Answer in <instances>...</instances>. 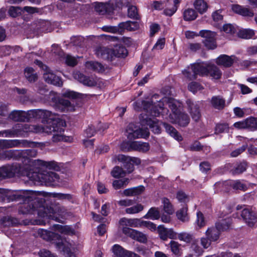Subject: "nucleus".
Instances as JSON below:
<instances>
[{
  "mask_svg": "<svg viewBox=\"0 0 257 257\" xmlns=\"http://www.w3.org/2000/svg\"><path fill=\"white\" fill-rule=\"evenodd\" d=\"M158 94L154 95L150 100H144L142 102L143 109L148 113L141 115V123L143 125H149L155 134H159L161 131L159 121L155 118L160 115L165 116L172 123H177L181 126H186L190 121L187 114L181 111V103L172 98L164 97L160 99Z\"/></svg>",
  "mask_w": 257,
  "mask_h": 257,
  "instance_id": "nucleus-1",
  "label": "nucleus"
},
{
  "mask_svg": "<svg viewBox=\"0 0 257 257\" xmlns=\"http://www.w3.org/2000/svg\"><path fill=\"white\" fill-rule=\"evenodd\" d=\"M16 137H25L26 133L33 132L35 133H46L53 135V142L63 141L66 142L69 138L63 135V130L58 126H53L52 130L50 126L48 125L43 128L41 125H29L28 124L17 123L13 127Z\"/></svg>",
  "mask_w": 257,
  "mask_h": 257,
  "instance_id": "nucleus-2",
  "label": "nucleus"
},
{
  "mask_svg": "<svg viewBox=\"0 0 257 257\" xmlns=\"http://www.w3.org/2000/svg\"><path fill=\"white\" fill-rule=\"evenodd\" d=\"M27 120L29 121L31 119H42V122L45 124L43 128H46L49 125L52 130L53 126H58L62 128L64 132V127L66 125L65 122L60 119L56 113L44 109H32L26 111Z\"/></svg>",
  "mask_w": 257,
  "mask_h": 257,
  "instance_id": "nucleus-3",
  "label": "nucleus"
},
{
  "mask_svg": "<svg viewBox=\"0 0 257 257\" xmlns=\"http://www.w3.org/2000/svg\"><path fill=\"white\" fill-rule=\"evenodd\" d=\"M38 235L44 240L54 241L56 247L64 252L66 257H76L72 244L60 235L43 229H39Z\"/></svg>",
  "mask_w": 257,
  "mask_h": 257,
  "instance_id": "nucleus-4",
  "label": "nucleus"
},
{
  "mask_svg": "<svg viewBox=\"0 0 257 257\" xmlns=\"http://www.w3.org/2000/svg\"><path fill=\"white\" fill-rule=\"evenodd\" d=\"M39 225H45L48 223L50 219L58 221L59 217H63L65 216V209L64 208L55 206L54 207L40 206L37 209Z\"/></svg>",
  "mask_w": 257,
  "mask_h": 257,
  "instance_id": "nucleus-5",
  "label": "nucleus"
},
{
  "mask_svg": "<svg viewBox=\"0 0 257 257\" xmlns=\"http://www.w3.org/2000/svg\"><path fill=\"white\" fill-rule=\"evenodd\" d=\"M22 169L21 166L17 164L2 167L0 168V180L17 175L18 176H26L29 180L33 182L37 181L38 174L32 173L28 170H22Z\"/></svg>",
  "mask_w": 257,
  "mask_h": 257,
  "instance_id": "nucleus-6",
  "label": "nucleus"
},
{
  "mask_svg": "<svg viewBox=\"0 0 257 257\" xmlns=\"http://www.w3.org/2000/svg\"><path fill=\"white\" fill-rule=\"evenodd\" d=\"M207 64L203 62H197L188 66L182 71V73L188 80L195 79L197 75L204 76L207 73Z\"/></svg>",
  "mask_w": 257,
  "mask_h": 257,
  "instance_id": "nucleus-7",
  "label": "nucleus"
},
{
  "mask_svg": "<svg viewBox=\"0 0 257 257\" xmlns=\"http://www.w3.org/2000/svg\"><path fill=\"white\" fill-rule=\"evenodd\" d=\"M37 155V151L34 149L23 150L20 153L21 160L23 163V166H21L23 168L22 170H28L29 172L30 171L32 173H36L37 174V173L33 172L31 168L32 166L35 167L37 166V164L35 163V161L37 160H32V158L36 157Z\"/></svg>",
  "mask_w": 257,
  "mask_h": 257,
  "instance_id": "nucleus-8",
  "label": "nucleus"
},
{
  "mask_svg": "<svg viewBox=\"0 0 257 257\" xmlns=\"http://www.w3.org/2000/svg\"><path fill=\"white\" fill-rule=\"evenodd\" d=\"M74 77L79 82L87 86H96L101 88L104 86L105 82L102 79L86 76L80 72L75 73Z\"/></svg>",
  "mask_w": 257,
  "mask_h": 257,
  "instance_id": "nucleus-9",
  "label": "nucleus"
},
{
  "mask_svg": "<svg viewBox=\"0 0 257 257\" xmlns=\"http://www.w3.org/2000/svg\"><path fill=\"white\" fill-rule=\"evenodd\" d=\"M35 63L44 70L43 77L46 82L54 85L62 86V81L60 77L55 75L47 66L38 60H36Z\"/></svg>",
  "mask_w": 257,
  "mask_h": 257,
  "instance_id": "nucleus-10",
  "label": "nucleus"
},
{
  "mask_svg": "<svg viewBox=\"0 0 257 257\" xmlns=\"http://www.w3.org/2000/svg\"><path fill=\"white\" fill-rule=\"evenodd\" d=\"M126 132L127 138L130 140L138 138H146L150 134L147 128H138L134 123H130L128 125Z\"/></svg>",
  "mask_w": 257,
  "mask_h": 257,
  "instance_id": "nucleus-11",
  "label": "nucleus"
},
{
  "mask_svg": "<svg viewBox=\"0 0 257 257\" xmlns=\"http://www.w3.org/2000/svg\"><path fill=\"white\" fill-rule=\"evenodd\" d=\"M120 149L123 151L134 150L145 153L149 150L150 146L148 143L139 141L123 142L120 146Z\"/></svg>",
  "mask_w": 257,
  "mask_h": 257,
  "instance_id": "nucleus-12",
  "label": "nucleus"
},
{
  "mask_svg": "<svg viewBox=\"0 0 257 257\" xmlns=\"http://www.w3.org/2000/svg\"><path fill=\"white\" fill-rule=\"evenodd\" d=\"M36 193L32 191H26L24 192L23 196L25 199V201H28L29 204V208L26 210L22 211L24 213H31L34 214V212L36 210V208L34 206V204L37 202V199L35 197ZM28 207V204L25 203L23 207L27 208Z\"/></svg>",
  "mask_w": 257,
  "mask_h": 257,
  "instance_id": "nucleus-13",
  "label": "nucleus"
},
{
  "mask_svg": "<svg viewBox=\"0 0 257 257\" xmlns=\"http://www.w3.org/2000/svg\"><path fill=\"white\" fill-rule=\"evenodd\" d=\"M223 223H216L215 227L208 228L206 230V235L211 241L217 240L219 238L220 232L228 229L229 221L224 226H222Z\"/></svg>",
  "mask_w": 257,
  "mask_h": 257,
  "instance_id": "nucleus-14",
  "label": "nucleus"
},
{
  "mask_svg": "<svg viewBox=\"0 0 257 257\" xmlns=\"http://www.w3.org/2000/svg\"><path fill=\"white\" fill-rule=\"evenodd\" d=\"M199 35L204 38L203 42L207 48L214 49L216 47L215 33L209 30H201Z\"/></svg>",
  "mask_w": 257,
  "mask_h": 257,
  "instance_id": "nucleus-15",
  "label": "nucleus"
},
{
  "mask_svg": "<svg viewBox=\"0 0 257 257\" xmlns=\"http://www.w3.org/2000/svg\"><path fill=\"white\" fill-rule=\"evenodd\" d=\"M229 186L234 190L245 191L247 189V186L240 180H229L225 182H217L215 185V188L217 191H219L221 187Z\"/></svg>",
  "mask_w": 257,
  "mask_h": 257,
  "instance_id": "nucleus-16",
  "label": "nucleus"
},
{
  "mask_svg": "<svg viewBox=\"0 0 257 257\" xmlns=\"http://www.w3.org/2000/svg\"><path fill=\"white\" fill-rule=\"evenodd\" d=\"M186 103L192 119L195 121H198L201 116L200 109L201 102L200 101L193 102L191 100L188 99L187 100Z\"/></svg>",
  "mask_w": 257,
  "mask_h": 257,
  "instance_id": "nucleus-17",
  "label": "nucleus"
},
{
  "mask_svg": "<svg viewBox=\"0 0 257 257\" xmlns=\"http://www.w3.org/2000/svg\"><path fill=\"white\" fill-rule=\"evenodd\" d=\"M28 143L26 140H0V149L14 147H26Z\"/></svg>",
  "mask_w": 257,
  "mask_h": 257,
  "instance_id": "nucleus-18",
  "label": "nucleus"
},
{
  "mask_svg": "<svg viewBox=\"0 0 257 257\" xmlns=\"http://www.w3.org/2000/svg\"><path fill=\"white\" fill-rule=\"evenodd\" d=\"M158 231L160 238L163 240H167L168 238L175 239L177 238V233L172 228H165L163 225H159Z\"/></svg>",
  "mask_w": 257,
  "mask_h": 257,
  "instance_id": "nucleus-19",
  "label": "nucleus"
},
{
  "mask_svg": "<svg viewBox=\"0 0 257 257\" xmlns=\"http://www.w3.org/2000/svg\"><path fill=\"white\" fill-rule=\"evenodd\" d=\"M241 216L245 223L250 227H252L257 222V216L255 212L248 209L242 211Z\"/></svg>",
  "mask_w": 257,
  "mask_h": 257,
  "instance_id": "nucleus-20",
  "label": "nucleus"
},
{
  "mask_svg": "<svg viewBox=\"0 0 257 257\" xmlns=\"http://www.w3.org/2000/svg\"><path fill=\"white\" fill-rule=\"evenodd\" d=\"M43 181L47 185H56L60 182V178L59 175L53 172H47L41 175Z\"/></svg>",
  "mask_w": 257,
  "mask_h": 257,
  "instance_id": "nucleus-21",
  "label": "nucleus"
},
{
  "mask_svg": "<svg viewBox=\"0 0 257 257\" xmlns=\"http://www.w3.org/2000/svg\"><path fill=\"white\" fill-rule=\"evenodd\" d=\"M123 233L132 238L144 243L147 241V237L143 233L133 229H124Z\"/></svg>",
  "mask_w": 257,
  "mask_h": 257,
  "instance_id": "nucleus-22",
  "label": "nucleus"
},
{
  "mask_svg": "<svg viewBox=\"0 0 257 257\" xmlns=\"http://www.w3.org/2000/svg\"><path fill=\"white\" fill-rule=\"evenodd\" d=\"M140 219L122 218L120 219L119 223L122 228V231L123 233L124 229H131L128 227H140Z\"/></svg>",
  "mask_w": 257,
  "mask_h": 257,
  "instance_id": "nucleus-23",
  "label": "nucleus"
},
{
  "mask_svg": "<svg viewBox=\"0 0 257 257\" xmlns=\"http://www.w3.org/2000/svg\"><path fill=\"white\" fill-rule=\"evenodd\" d=\"M237 58L235 56H229L226 55H221L216 60V63L225 67H230L231 65L237 62Z\"/></svg>",
  "mask_w": 257,
  "mask_h": 257,
  "instance_id": "nucleus-24",
  "label": "nucleus"
},
{
  "mask_svg": "<svg viewBox=\"0 0 257 257\" xmlns=\"http://www.w3.org/2000/svg\"><path fill=\"white\" fill-rule=\"evenodd\" d=\"M55 107L57 109L62 111H71L75 110V106L69 101L64 99H59L58 103L56 104Z\"/></svg>",
  "mask_w": 257,
  "mask_h": 257,
  "instance_id": "nucleus-25",
  "label": "nucleus"
},
{
  "mask_svg": "<svg viewBox=\"0 0 257 257\" xmlns=\"http://www.w3.org/2000/svg\"><path fill=\"white\" fill-rule=\"evenodd\" d=\"M206 64L207 73L204 76H207L208 74L213 79H218L221 77L222 73L219 69L214 65H211L210 63L204 62Z\"/></svg>",
  "mask_w": 257,
  "mask_h": 257,
  "instance_id": "nucleus-26",
  "label": "nucleus"
},
{
  "mask_svg": "<svg viewBox=\"0 0 257 257\" xmlns=\"http://www.w3.org/2000/svg\"><path fill=\"white\" fill-rule=\"evenodd\" d=\"M231 9L234 13L242 16L252 17L253 16V12L252 10L238 5H232Z\"/></svg>",
  "mask_w": 257,
  "mask_h": 257,
  "instance_id": "nucleus-27",
  "label": "nucleus"
},
{
  "mask_svg": "<svg viewBox=\"0 0 257 257\" xmlns=\"http://www.w3.org/2000/svg\"><path fill=\"white\" fill-rule=\"evenodd\" d=\"M111 60L114 57H125L127 54L126 48L120 45H116L113 49H111Z\"/></svg>",
  "mask_w": 257,
  "mask_h": 257,
  "instance_id": "nucleus-28",
  "label": "nucleus"
},
{
  "mask_svg": "<svg viewBox=\"0 0 257 257\" xmlns=\"http://www.w3.org/2000/svg\"><path fill=\"white\" fill-rule=\"evenodd\" d=\"M36 164H37V166L43 167L44 168L57 170L59 169V166L57 162L54 161H45L41 160H37L35 161Z\"/></svg>",
  "mask_w": 257,
  "mask_h": 257,
  "instance_id": "nucleus-29",
  "label": "nucleus"
},
{
  "mask_svg": "<svg viewBox=\"0 0 257 257\" xmlns=\"http://www.w3.org/2000/svg\"><path fill=\"white\" fill-rule=\"evenodd\" d=\"M10 119L15 121H27L26 111L14 110L9 115Z\"/></svg>",
  "mask_w": 257,
  "mask_h": 257,
  "instance_id": "nucleus-30",
  "label": "nucleus"
},
{
  "mask_svg": "<svg viewBox=\"0 0 257 257\" xmlns=\"http://www.w3.org/2000/svg\"><path fill=\"white\" fill-rule=\"evenodd\" d=\"M111 250L114 254L113 257H128L131 252V251L124 249L118 244H114Z\"/></svg>",
  "mask_w": 257,
  "mask_h": 257,
  "instance_id": "nucleus-31",
  "label": "nucleus"
},
{
  "mask_svg": "<svg viewBox=\"0 0 257 257\" xmlns=\"http://www.w3.org/2000/svg\"><path fill=\"white\" fill-rule=\"evenodd\" d=\"M95 51V54L98 57L103 59L111 60V49L106 47H98Z\"/></svg>",
  "mask_w": 257,
  "mask_h": 257,
  "instance_id": "nucleus-32",
  "label": "nucleus"
},
{
  "mask_svg": "<svg viewBox=\"0 0 257 257\" xmlns=\"http://www.w3.org/2000/svg\"><path fill=\"white\" fill-rule=\"evenodd\" d=\"M173 254L176 256H180L182 254V245L178 242L171 240L168 244Z\"/></svg>",
  "mask_w": 257,
  "mask_h": 257,
  "instance_id": "nucleus-33",
  "label": "nucleus"
},
{
  "mask_svg": "<svg viewBox=\"0 0 257 257\" xmlns=\"http://www.w3.org/2000/svg\"><path fill=\"white\" fill-rule=\"evenodd\" d=\"M210 103L212 106L215 109H221L225 106V101L220 96H214L211 98Z\"/></svg>",
  "mask_w": 257,
  "mask_h": 257,
  "instance_id": "nucleus-34",
  "label": "nucleus"
},
{
  "mask_svg": "<svg viewBox=\"0 0 257 257\" xmlns=\"http://www.w3.org/2000/svg\"><path fill=\"white\" fill-rule=\"evenodd\" d=\"M120 29H126L127 31H135L139 28V24L137 22L127 21L122 22L118 24Z\"/></svg>",
  "mask_w": 257,
  "mask_h": 257,
  "instance_id": "nucleus-35",
  "label": "nucleus"
},
{
  "mask_svg": "<svg viewBox=\"0 0 257 257\" xmlns=\"http://www.w3.org/2000/svg\"><path fill=\"white\" fill-rule=\"evenodd\" d=\"M193 6L195 10L200 14L205 13L208 9V5L204 0H195Z\"/></svg>",
  "mask_w": 257,
  "mask_h": 257,
  "instance_id": "nucleus-36",
  "label": "nucleus"
},
{
  "mask_svg": "<svg viewBox=\"0 0 257 257\" xmlns=\"http://www.w3.org/2000/svg\"><path fill=\"white\" fill-rule=\"evenodd\" d=\"M183 19L186 21H192L195 20L197 16V13L193 9L187 8L183 12Z\"/></svg>",
  "mask_w": 257,
  "mask_h": 257,
  "instance_id": "nucleus-37",
  "label": "nucleus"
},
{
  "mask_svg": "<svg viewBox=\"0 0 257 257\" xmlns=\"http://www.w3.org/2000/svg\"><path fill=\"white\" fill-rule=\"evenodd\" d=\"M163 125L165 128L167 133L173 137L175 140L178 141L182 140V137L178 134L177 130L172 126L166 123H163Z\"/></svg>",
  "mask_w": 257,
  "mask_h": 257,
  "instance_id": "nucleus-38",
  "label": "nucleus"
},
{
  "mask_svg": "<svg viewBox=\"0 0 257 257\" xmlns=\"http://www.w3.org/2000/svg\"><path fill=\"white\" fill-rule=\"evenodd\" d=\"M85 67L89 69L97 72H102L104 70V67L101 64L94 61H87L85 63Z\"/></svg>",
  "mask_w": 257,
  "mask_h": 257,
  "instance_id": "nucleus-39",
  "label": "nucleus"
},
{
  "mask_svg": "<svg viewBox=\"0 0 257 257\" xmlns=\"http://www.w3.org/2000/svg\"><path fill=\"white\" fill-rule=\"evenodd\" d=\"M2 225L5 227L15 226L19 224L17 219L11 216H5L1 219Z\"/></svg>",
  "mask_w": 257,
  "mask_h": 257,
  "instance_id": "nucleus-40",
  "label": "nucleus"
},
{
  "mask_svg": "<svg viewBox=\"0 0 257 257\" xmlns=\"http://www.w3.org/2000/svg\"><path fill=\"white\" fill-rule=\"evenodd\" d=\"M116 159L118 161H124L125 162H131L133 165H139L141 163V160L140 159L135 157H131L129 156H126L123 155H118L116 157Z\"/></svg>",
  "mask_w": 257,
  "mask_h": 257,
  "instance_id": "nucleus-41",
  "label": "nucleus"
},
{
  "mask_svg": "<svg viewBox=\"0 0 257 257\" xmlns=\"http://www.w3.org/2000/svg\"><path fill=\"white\" fill-rule=\"evenodd\" d=\"M25 76L26 78L30 82H35L38 78V76L36 73L34 71V69L31 67H27L25 69Z\"/></svg>",
  "mask_w": 257,
  "mask_h": 257,
  "instance_id": "nucleus-42",
  "label": "nucleus"
},
{
  "mask_svg": "<svg viewBox=\"0 0 257 257\" xmlns=\"http://www.w3.org/2000/svg\"><path fill=\"white\" fill-rule=\"evenodd\" d=\"M165 9L163 13L167 16H172L177 11L176 6H173L171 1L169 0L164 6Z\"/></svg>",
  "mask_w": 257,
  "mask_h": 257,
  "instance_id": "nucleus-43",
  "label": "nucleus"
},
{
  "mask_svg": "<svg viewBox=\"0 0 257 257\" xmlns=\"http://www.w3.org/2000/svg\"><path fill=\"white\" fill-rule=\"evenodd\" d=\"M53 229L55 231H58L61 233L72 234L73 231L68 226H62L59 224H55L53 226Z\"/></svg>",
  "mask_w": 257,
  "mask_h": 257,
  "instance_id": "nucleus-44",
  "label": "nucleus"
},
{
  "mask_svg": "<svg viewBox=\"0 0 257 257\" xmlns=\"http://www.w3.org/2000/svg\"><path fill=\"white\" fill-rule=\"evenodd\" d=\"M176 215L178 219L183 222L188 221L189 217L187 214V207L186 206L183 207L176 212Z\"/></svg>",
  "mask_w": 257,
  "mask_h": 257,
  "instance_id": "nucleus-45",
  "label": "nucleus"
},
{
  "mask_svg": "<svg viewBox=\"0 0 257 257\" xmlns=\"http://www.w3.org/2000/svg\"><path fill=\"white\" fill-rule=\"evenodd\" d=\"M254 35V31L251 29H241L238 33V37L245 39L251 38Z\"/></svg>",
  "mask_w": 257,
  "mask_h": 257,
  "instance_id": "nucleus-46",
  "label": "nucleus"
},
{
  "mask_svg": "<svg viewBox=\"0 0 257 257\" xmlns=\"http://www.w3.org/2000/svg\"><path fill=\"white\" fill-rule=\"evenodd\" d=\"M160 217V212L157 208H151L148 213L144 216L145 218H150L152 220L158 219Z\"/></svg>",
  "mask_w": 257,
  "mask_h": 257,
  "instance_id": "nucleus-47",
  "label": "nucleus"
},
{
  "mask_svg": "<svg viewBox=\"0 0 257 257\" xmlns=\"http://www.w3.org/2000/svg\"><path fill=\"white\" fill-rule=\"evenodd\" d=\"M129 181L130 180L127 178L116 180L113 182L112 186L115 189L117 190L126 186Z\"/></svg>",
  "mask_w": 257,
  "mask_h": 257,
  "instance_id": "nucleus-48",
  "label": "nucleus"
},
{
  "mask_svg": "<svg viewBox=\"0 0 257 257\" xmlns=\"http://www.w3.org/2000/svg\"><path fill=\"white\" fill-rule=\"evenodd\" d=\"M247 166V163L245 162L239 163L235 168L232 170V174L236 175L242 173L246 170Z\"/></svg>",
  "mask_w": 257,
  "mask_h": 257,
  "instance_id": "nucleus-49",
  "label": "nucleus"
},
{
  "mask_svg": "<svg viewBox=\"0 0 257 257\" xmlns=\"http://www.w3.org/2000/svg\"><path fill=\"white\" fill-rule=\"evenodd\" d=\"M81 94L69 89L64 90L62 92V96L71 99L80 97Z\"/></svg>",
  "mask_w": 257,
  "mask_h": 257,
  "instance_id": "nucleus-50",
  "label": "nucleus"
},
{
  "mask_svg": "<svg viewBox=\"0 0 257 257\" xmlns=\"http://www.w3.org/2000/svg\"><path fill=\"white\" fill-rule=\"evenodd\" d=\"M246 128L251 131L257 130V118L249 117L245 119Z\"/></svg>",
  "mask_w": 257,
  "mask_h": 257,
  "instance_id": "nucleus-51",
  "label": "nucleus"
},
{
  "mask_svg": "<svg viewBox=\"0 0 257 257\" xmlns=\"http://www.w3.org/2000/svg\"><path fill=\"white\" fill-rule=\"evenodd\" d=\"M143 209V205L141 204H137L131 207L127 208L125 209V212L128 214H135L141 212Z\"/></svg>",
  "mask_w": 257,
  "mask_h": 257,
  "instance_id": "nucleus-52",
  "label": "nucleus"
},
{
  "mask_svg": "<svg viewBox=\"0 0 257 257\" xmlns=\"http://www.w3.org/2000/svg\"><path fill=\"white\" fill-rule=\"evenodd\" d=\"M191 249L193 250L196 255L199 256L202 254L204 251V249L202 247L199 246V242L198 240H195L191 244Z\"/></svg>",
  "mask_w": 257,
  "mask_h": 257,
  "instance_id": "nucleus-53",
  "label": "nucleus"
},
{
  "mask_svg": "<svg viewBox=\"0 0 257 257\" xmlns=\"http://www.w3.org/2000/svg\"><path fill=\"white\" fill-rule=\"evenodd\" d=\"M188 88L190 91L193 93H195L203 89V87L197 82H192L188 84Z\"/></svg>",
  "mask_w": 257,
  "mask_h": 257,
  "instance_id": "nucleus-54",
  "label": "nucleus"
},
{
  "mask_svg": "<svg viewBox=\"0 0 257 257\" xmlns=\"http://www.w3.org/2000/svg\"><path fill=\"white\" fill-rule=\"evenodd\" d=\"M15 151L14 150L5 151L0 153V160H9L13 158L15 155Z\"/></svg>",
  "mask_w": 257,
  "mask_h": 257,
  "instance_id": "nucleus-55",
  "label": "nucleus"
},
{
  "mask_svg": "<svg viewBox=\"0 0 257 257\" xmlns=\"http://www.w3.org/2000/svg\"><path fill=\"white\" fill-rule=\"evenodd\" d=\"M228 125L227 123H218L216 125L215 133L216 134H219L220 133L227 132L228 131Z\"/></svg>",
  "mask_w": 257,
  "mask_h": 257,
  "instance_id": "nucleus-56",
  "label": "nucleus"
},
{
  "mask_svg": "<svg viewBox=\"0 0 257 257\" xmlns=\"http://www.w3.org/2000/svg\"><path fill=\"white\" fill-rule=\"evenodd\" d=\"M177 238H178L181 241H184L186 243H189L191 241L192 236L190 234L187 232H181L177 234Z\"/></svg>",
  "mask_w": 257,
  "mask_h": 257,
  "instance_id": "nucleus-57",
  "label": "nucleus"
},
{
  "mask_svg": "<svg viewBox=\"0 0 257 257\" xmlns=\"http://www.w3.org/2000/svg\"><path fill=\"white\" fill-rule=\"evenodd\" d=\"M163 203L164 204V210L168 214H172L174 212L172 206L169 200L167 198L163 199Z\"/></svg>",
  "mask_w": 257,
  "mask_h": 257,
  "instance_id": "nucleus-58",
  "label": "nucleus"
},
{
  "mask_svg": "<svg viewBox=\"0 0 257 257\" xmlns=\"http://www.w3.org/2000/svg\"><path fill=\"white\" fill-rule=\"evenodd\" d=\"M107 6L103 3H97L95 6V10L100 15H104L107 12Z\"/></svg>",
  "mask_w": 257,
  "mask_h": 257,
  "instance_id": "nucleus-59",
  "label": "nucleus"
},
{
  "mask_svg": "<svg viewBox=\"0 0 257 257\" xmlns=\"http://www.w3.org/2000/svg\"><path fill=\"white\" fill-rule=\"evenodd\" d=\"M111 175L114 178H119L124 176L125 172L121 168L116 166L115 167L111 172Z\"/></svg>",
  "mask_w": 257,
  "mask_h": 257,
  "instance_id": "nucleus-60",
  "label": "nucleus"
},
{
  "mask_svg": "<svg viewBox=\"0 0 257 257\" xmlns=\"http://www.w3.org/2000/svg\"><path fill=\"white\" fill-rule=\"evenodd\" d=\"M128 16L131 18L136 19H139V15L138 10L136 7L134 6H129L128 8Z\"/></svg>",
  "mask_w": 257,
  "mask_h": 257,
  "instance_id": "nucleus-61",
  "label": "nucleus"
},
{
  "mask_svg": "<svg viewBox=\"0 0 257 257\" xmlns=\"http://www.w3.org/2000/svg\"><path fill=\"white\" fill-rule=\"evenodd\" d=\"M196 222L199 228H200L205 225L206 222L203 214L200 211H198L197 213V219Z\"/></svg>",
  "mask_w": 257,
  "mask_h": 257,
  "instance_id": "nucleus-62",
  "label": "nucleus"
},
{
  "mask_svg": "<svg viewBox=\"0 0 257 257\" xmlns=\"http://www.w3.org/2000/svg\"><path fill=\"white\" fill-rule=\"evenodd\" d=\"M65 63L70 66H74L77 64V60L74 57L67 55L65 57Z\"/></svg>",
  "mask_w": 257,
  "mask_h": 257,
  "instance_id": "nucleus-63",
  "label": "nucleus"
},
{
  "mask_svg": "<svg viewBox=\"0 0 257 257\" xmlns=\"http://www.w3.org/2000/svg\"><path fill=\"white\" fill-rule=\"evenodd\" d=\"M206 257H240V255L238 253L233 254L230 252H222L219 255L216 256L215 255L207 256Z\"/></svg>",
  "mask_w": 257,
  "mask_h": 257,
  "instance_id": "nucleus-64",
  "label": "nucleus"
}]
</instances>
